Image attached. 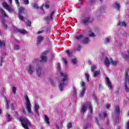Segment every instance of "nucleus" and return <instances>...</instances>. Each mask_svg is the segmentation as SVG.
<instances>
[{"instance_id": "nucleus-1", "label": "nucleus", "mask_w": 129, "mask_h": 129, "mask_svg": "<svg viewBox=\"0 0 129 129\" xmlns=\"http://www.w3.org/2000/svg\"><path fill=\"white\" fill-rule=\"evenodd\" d=\"M59 74L61 77H63L61 80L62 83H60L58 86L59 90L62 91L63 90V87H64L65 84V81H68V75L67 73H63L62 72H60Z\"/></svg>"}, {"instance_id": "nucleus-2", "label": "nucleus", "mask_w": 129, "mask_h": 129, "mask_svg": "<svg viewBox=\"0 0 129 129\" xmlns=\"http://www.w3.org/2000/svg\"><path fill=\"white\" fill-rule=\"evenodd\" d=\"M94 22V18H91V16H89L83 19L81 22V24L85 26H88L89 24H92Z\"/></svg>"}, {"instance_id": "nucleus-3", "label": "nucleus", "mask_w": 129, "mask_h": 129, "mask_svg": "<svg viewBox=\"0 0 129 129\" xmlns=\"http://www.w3.org/2000/svg\"><path fill=\"white\" fill-rule=\"evenodd\" d=\"M57 10L54 7H51L49 9V24H53V19L55 17Z\"/></svg>"}, {"instance_id": "nucleus-4", "label": "nucleus", "mask_w": 129, "mask_h": 129, "mask_svg": "<svg viewBox=\"0 0 129 129\" xmlns=\"http://www.w3.org/2000/svg\"><path fill=\"white\" fill-rule=\"evenodd\" d=\"M19 120L21 122L23 127H24V128L29 129V126H31V123H30L28 119L21 117Z\"/></svg>"}, {"instance_id": "nucleus-5", "label": "nucleus", "mask_w": 129, "mask_h": 129, "mask_svg": "<svg viewBox=\"0 0 129 129\" xmlns=\"http://www.w3.org/2000/svg\"><path fill=\"white\" fill-rule=\"evenodd\" d=\"M24 98L26 101V108L27 109L28 113H31V112H32V110H31V102H30V99H29V97H28V95H26L24 96Z\"/></svg>"}, {"instance_id": "nucleus-6", "label": "nucleus", "mask_w": 129, "mask_h": 129, "mask_svg": "<svg viewBox=\"0 0 129 129\" xmlns=\"http://www.w3.org/2000/svg\"><path fill=\"white\" fill-rule=\"evenodd\" d=\"M19 14H18V18L19 20H21V21H24V17H23V15L25 14V8L23 7H19Z\"/></svg>"}, {"instance_id": "nucleus-7", "label": "nucleus", "mask_w": 129, "mask_h": 129, "mask_svg": "<svg viewBox=\"0 0 129 129\" xmlns=\"http://www.w3.org/2000/svg\"><path fill=\"white\" fill-rule=\"evenodd\" d=\"M3 6L4 9H6V10H7V11H8L9 13H14V9L11 8V7L9 6L6 2H4L3 4Z\"/></svg>"}, {"instance_id": "nucleus-8", "label": "nucleus", "mask_w": 129, "mask_h": 129, "mask_svg": "<svg viewBox=\"0 0 129 129\" xmlns=\"http://www.w3.org/2000/svg\"><path fill=\"white\" fill-rule=\"evenodd\" d=\"M26 70L30 75H32L34 73V67L32 64H29Z\"/></svg>"}, {"instance_id": "nucleus-9", "label": "nucleus", "mask_w": 129, "mask_h": 129, "mask_svg": "<svg viewBox=\"0 0 129 129\" xmlns=\"http://www.w3.org/2000/svg\"><path fill=\"white\" fill-rule=\"evenodd\" d=\"M36 71L38 76H41L42 75V67L37 65L36 68Z\"/></svg>"}, {"instance_id": "nucleus-10", "label": "nucleus", "mask_w": 129, "mask_h": 129, "mask_svg": "<svg viewBox=\"0 0 129 129\" xmlns=\"http://www.w3.org/2000/svg\"><path fill=\"white\" fill-rule=\"evenodd\" d=\"M106 82L108 88H109V89H112V85H111V83L110 82V81L109 80V78H108V77H106Z\"/></svg>"}, {"instance_id": "nucleus-11", "label": "nucleus", "mask_w": 129, "mask_h": 129, "mask_svg": "<svg viewBox=\"0 0 129 129\" xmlns=\"http://www.w3.org/2000/svg\"><path fill=\"white\" fill-rule=\"evenodd\" d=\"M40 63H46L47 62V56L46 55H40Z\"/></svg>"}, {"instance_id": "nucleus-12", "label": "nucleus", "mask_w": 129, "mask_h": 129, "mask_svg": "<svg viewBox=\"0 0 129 129\" xmlns=\"http://www.w3.org/2000/svg\"><path fill=\"white\" fill-rule=\"evenodd\" d=\"M86 105H88V106L90 109V113H92L93 112V110H92L93 107H92V105H91V102H89V101L86 102Z\"/></svg>"}, {"instance_id": "nucleus-13", "label": "nucleus", "mask_w": 129, "mask_h": 129, "mask_svg": "<svg viewBox=\"0 0 129 129\" xmlns=\"http://www.w3.org/2000/svg\"><path fill=\"white\" fill-rule=\"evenodd\" d=\"M87 110V107L85 105H82V108L81 109V113L84 114L85 111Z\"/></svg>"}, {"instance_id": "nucleus-14", "label": "nucleus", "mask_w": 129, "mask_h": 129, "mask_svg": "<svg viewBox=\"0 0 129 129\" xmlns=\"http://www.w3.org/2000/svg\"><path fill=\"white\" fill-rule=\"evenodd\" d=\"M2 25L5 28V29H8V25L6 24L7 21H6V19H5V18H2L1 19Z\"/></svg>"}, {"instance_id": "nucleus-15", "label": "nucleus", "mask_w": 129, "mask_h": 129, "mask_svg": "<svg viewBox=\"0 0 129 129\" xmlns=\"http://www.w3.org/2000/svg\"><path fill=\"white\" fill-rule=\"evenodd\" d=\"M43 40H44V37L42 36H38L37 38V46H39L41 43H42Z\"/></svg>"}, {"instance_id": "nucleus-16", "label": "nucleus", "mask_w": 129, "mask_h": 129, "mask_svg": "<svg viewBox=\"0 0 129 129\" xmlns=\"http://www.w3.org/2000/svg\"><path fill=\"white\" fill-rule=\"evenodd\" d=\"M0 13H1L2 16L5 18H9V16L7 15L6 12L5 11V10H4V9L0 8Z\"/></svg>"}, {"instance_id": "nucleus-17", "label": "nucleus", "mask_w": 129, "mask_h": 129, "mask_svg": "<svg viewBox=\"0 0 129 129\" xmlns=\"http://www.w3.org/2000/svg\"><path fill=\"white\" fill-rule=\"evenodd\" d=\"M35 110L36 113L38 115V116L40 115V113H39V108L40 107L39 106V105L35 104Z\"/></svg>"}, {"instance_id": "nucleus-18", "label": "nucleus", "mask_w": 129, "mask_h": 129, "mask_svg": "<svg viewBox=\"0 0 129 129\" xmlns=\"http://www.w3.org/2000/svg\"><path fill=\"white\" fill-rule=\"evenodd\" d=\"M89 38L88 37H85L83 40H82V43L83 44H88L90 42Z\"/></svg>"}, {"instance_id": "nucleus-19", "label": "nucleus", "mask_w": 129, "mask_h": 129, "mask_svg": "<svg viewBox=\"0 0 129 129\" xmlns=\"http://www.w3.org/2000/svg\"><path fill=\"white\" fill-rule=\"evenodd\" d=\"M114 113H116V114H119V113H120V110H119V106H116L115 107Z\"/></svg>"}, {"instance_id": "nucleus-20", "label": "nucleus", "mask_w": 129, "mask_h": 129, "mask_svg": "<svg viewBox=\"0 0 129 129\" xmlns=\"http://www.w3.org/2000/svg\"><path fill=\"white\" fill-rule=\"evenodd\" d=\"M104 64L106 65L107 67L110 65V61L108 59V57H106L104 60Z\"/></svg>"}, {"instance_id": "nucleus-21", "label": "nucleus", "mask_w": 129, "mask_h": 129, "mask_svg": "<svg viewBox=\"0 0 129 129\" xmlns=\"http://www.w3.org/2000/svg\"><path fill=\"white\" fill-rule=\"evenodd\" d=\"M89 37H95V35L93 32H92V29H89Z\"/></svg>"}, {"instance_id": "nucleus-22", "label": "nucleus", "mask_w": 129, "mask_h": 129, "mask_svg": "<svg viewBox=\"0 0 129 129\" xmlns=\"http://www.w3.org/2000/svg\"><path fill=\"white\" fill-rule=\"evenodd\" d=\"M44 122H46L47 124H49V118L48 117V116L44 115Z\"/></svg>"}, {"instance_id": "nucleus-23", "label": "nucleus", "mask_w": 129, "mask_h": 129, "mask_svg": "<svg viewBox=\"0 0 129 129\" xmlns=\"http://www.w3.org/2000/svg\"><path fill=\"white\" fill-rule=\"evenodd\" d=\"M16 31L18 32V33H20V34H25L27 33L26 30H23L22 29H16Z\"/></svg>"}, {"instance_id": "nucleus-24", "label": "nucleus", "mask_w": 129, "mask_h": 129, "mask_svg": "<svg viewBox=\"0 0 129 129\" xmlns=\"http://www.w3.org/2000/svg\"><path fill=\"white\" fill-rule=\"evenodd\" d=\"M86 89L85 88H83L81 92L80 93V96L82 97L85 94V91Z\"/></svg>"}, {"instance_id": "nucleus-25", "label": "nucleus", "mask_w": 129, "mask_h": 129, "mask_svg": "<svg viewBox=\"0 0 129 129\" xmlns=\"http://www.w3.org/2000/svg\"><path fill=\"white\" fill-rule=\"evenodd\" d=\"M100 74V70L95 71L93 73L94 77H96V76H98Z\"/></svg>"}, {"instance_id": "nucleus-26", "label": "nucleus", "mask_w": 129, "mask_h": 129, "mask_svg": "<svg viewBox=\"0 0 129 129\" xmlns=\"http://www.w3.org/2000/svg\"><path fill=\"white\" fill-rule=\"evenodd\" d=\"M6 46V41L4 40L1 41L0 40V47L1 48H3L4 47H5Z\"/></svg>"}, {"instance_id": "nucleus-27", "label": "nucleus", "mask_w": 129, "mask_h": 129, "mask_svg": "<svg viewBox=\"0 0 129 129\" xmlns=\"http://www.w3.org/2000/svg\"><path fill=\"white\" fill-rule=\"evenodd\" d=\"M66 52H67V54L69 58L72 56L73 52L72 51H70V50H66Z\"/></svg>"}, {"instance_id": "nucleus-28", "label": "nucleus", "mask_w": 129, "mask_h": 129, "mask_svg": "<svg viewBox=\"0 0 129 129\" xmlns=\"http://www.w3.org/2000/svg\"><path fill=\"white\" fill-rule=\"evenodd\" d=\"M6 101V108L7 109H9L10 108V101L8 100V99L5 100Z\"/></svg>"}, {"instance_id": "nucleus-29", "label": "nucleus", "mask_w": 129, "mask_h": 129, "mask_svg": "<svg viewBox=\"0 0 129 129\" xmlns=\"http://www.w3.org/2000/svg\"><path fill=\"white\" fill-rule=\"evenodd\" d=\"M6 116L8 119V121H12V116L10 114H7Z\"/></svg>"}, {"instance_id": "nucleus-30", "label": "nucleus", "mask_w": 129, "mask_h": 129, "mask_svg": "<svg viewBox=\"0 0 129 129\" xmlns=\"http://www.w3.org/2000/svg\"><path fill=\"white\" fill-rule=\"evenodd\" d=\"M115 9H116L117 11H119V9L120 8V5H119V4L117 3V2H115Z\"/></svg>"}, {"instance_id": "nucleus-31", "label": "nucleus", "mask_w": 129, "mask_h": 129, "mask_svg": "<svg viewBox=\"0 0 129 129\" xmlns=\"http://www.w3.org/2000/svg\"><path fill=\"white\" fill-rule=\"evenodd\" d=\"M84 36L83 35H80L78 36H76L75 38L77 41H79V40H81V39L83 38Z\"/></svg>"}, {"instance_id": "nucleus-32", "label": "nucleus", "mask_w": 129, "mask_h": 129, "mask_svg": "<svg viewBox=\"0 0 129 129\" xmlns=\"http://www.w3.org/2000/svg\"><path fill=\"white\" fill-rule=\"evenodd\" d=\"M49 82L52 87H54L55 83L54 82V81L52 79H49Z\"/></svg>"}, {"instance_id": "nucleus-33", "label": "nucleus", "mask_w": 129, "mask_h": 129, "mask_svg": "<svg viewBox=\"0 0 129 129\" xmlns=\"http://www.w3.org/2000/svg\"><path fill=\"white\" fill-rule=\"evenodd\" d=\"M67 127L68 129L71 128L72 127V123L69 122V123H68Z\"/></svg>"}, {"instance_id": "nucleus-34", "label": "nucleus", "mask_w": 129, "mask_h": 129, "mask_svg": "<svg viewBox=\"0 0 129 129\" xmlns=\"http://www.w3.org/2000/svg\"><path fill=\"white\" fill-rule=\"evenodd\" d=\"M107 116V112H106V111H105L103 113V117L104 118H106Z\"/></svg>"}, {"instance_id": "nucleus-35", "label": "nucleus", "mask_w": 129, "mask_h": 129, "mask_svg": "<svg viewBox=\"0 0 129 129\" xmlns=\"http://www.w3.org/2000/svg\"><path fill=\"white\" fill-rule=\"evenodd\" d=\"M26 24L28 27H31L32 26V22L30 21H27Z\"/></svg>"}, {"instance_id": "nucleus-36", "label": "nucleus", "mask_w": 129, "mask_h": 129, "mask_svg": "<svg viewBox=\"0 0 129 129\" xmlns=\"http://www.w3.org/2000/svg\"><path fill=\"white\" fill-rule=\"evenodd\" d=\"M85 78H86L87 81H88V82H89V75L88 74H87V73H86V74H85Z\"/></svg>"}, {"instance_id": "nucleus-37", "label": "nucleus", "mask_w": 129, "mask_h": 129, "mask_svg": "<svg viewBox=\"0 0 129 129\" xmlns=\"http://www.w3.org/2000/svg\"><path fill=\"white\" fill-rule=\"evenodd\" d=\"M19 49H20V45H15L14 47V50H16L17 51H18V50H19Z\"/></svg>"}, {"instance_id": "nucleus-38", "label": "nucleus", "mask_w": 129, "mask_h": 129, "mask_svg": "<svg viewBox=\"0 0 129 129\" xmlns=\"http://www.w3.org/2000/svg\"><path fill=\"white\" fill-rule=\"evenodd\" d=\"M22 2L24 5H29L30 4L29 0H22Z\"/></svg>"}, {"instance_id": "nucleus-39", "label": "nucleus", "mask_w": 129, "mask_h": 129, "mask_svg": "<svg viewBox=\"0 0 129 129\" xmlns=\"http://www.w3.org/2000/svg\"><path fill=\"white\" fill-rule=\"evenodd\" d=\"M124 87L126 92H129V88L127 87V84H125Z\"/></svg>"}, {"instance_id": "nucleus-40", "label": "nucleus", "mask_w": 129, "mask_h": 129, "mask_svg": "<svg viewBox=\"0 0 129 129\" xmlns=\"http://www.w3.org/2000/svg\"><path fill=\"white\" fill-rule=\"evenodd\" d=\"M111 63L112 65H114V66H116V64H117V62L116 61H113L112 60H111Z\"/></svg>"}, {"instance_id": "nucleus-41", "label": "nucleus", "mask_w": 129, "mask_h": 129, "mask_svg": "<svg viewBox=\"0 0 129 129\" xmlns=\"http://www.w3.org/2000/svg\"><path fill=\"white\" fill-rule=\"evenodd\" d=\"M33 8H34V9H39V6H38V5L36 4H34L32 5Z\"/></svg>"}, {"instance_id": "nucleus-42", "label": "nucleus", "mask_w": 129, "mask_h": 129, "mask_svg": "<svg viewBox=\"0 0 129 129\" xmlns=\"http://www.w3.org/2000/svg\"><path fill=\"white\" fill-rule=\"evenodd\" d=\"M16 90H17V88H16L15 87H13L12 88V91L14 94H16V93H17V92H16Z\"/></svg>"}, {"instance_id": "nucleus-43", "label": "nucleus", "mask_w": 129, "mask_h": 129, "mask_svg": "<svg viewBox=\"0 0 129 129\" xmlns=\"http://www.w3.org/2000/svg\"><path fill=\"white\" fill-rule=\"evenodd\" d=\"M81 87H83V88H85V83H84V82L83 81H82L81 82Z\"/></svg>"}, {"instance_id": "nucleus-44", "label": "nucleus", "mask_w": 129, "mask_h": 129, "mask_svg": "<svg viewBox=\"0 0 129 129\" xmlns=\"http://www.w3.org/2000/svg\"><path fill=\"white\" fill-rule=\"evenodd\" d=\"M77 62V60L75 58H73L72 60V63H73L74 64H76Z\"/></svg>"}, {"instance_id": "nucleus-45", "label": "nucleus", "mask_w": 129, "mask_h": 129, "mask_svg": "<svg viewBox=\"0 0 129 129\" xmlns=\"http://www.w3.org/2000/svg\"><path fill=\"white\" fill-rule=\"evenodd\" d=\"M44 21L48 24L49 23V16H47L45 18Z\"/></svg>"}, {"instance_id": "nucleus-46", "label": "nucleus", "mask_w": 129, "mask_h": 129, "mask_svg": "<svg viewBox=\"0 0 129 129\" xmlns=\"http://www.w3.org/2000/svg\"><path fill=\"white\" fill-rule=\"evenodd\" d=\"M62 60L66 65H67L68 64V62L67 61V59L65 58H62Z\"/></svg>"}, {"instance_id": "nucleus-47", "label": "nucleus", "mask_w": 129, "mask_h": 129, "mask_svg": "<svg viewBox=\"0 0 129 129\" xmlns=\"http://www.w3.org/2000/svg\"><path fill=\"white\" fill-rule=\"evenodd\" d=\"M91 69L92 72H94V70H95V67L94 66H92L91 67Z\"/></svg>"}, {"instance_id": "nucleus-48", "label": "nucleus", "mask_w": 129, "mask_h": 129, "mask_svg": "<svg viewBox=\"0 0 129 129\" xmlns=\"http://www.w3.org/2000/svg\"><path fill=\"white\" fill-rule=\"evenodd\" d=\"M45 9H49V3L48 2H46L45 3Z\"/></svg>"}, {"instance_id": "nucleus-49", "label": "nucleus", "mask_w": 129, "mask_h": 129, "mask_svg": "<svg viewBox=\"0 0 129 129\" xmlns=\"http://www.w3.org/2000/svg\"><path fill=\"white\" fill-rule=\"evenodd\" d=\"M37 62H38V59L35 58L33 60L32 63H33V64H36Z\"/></svg>"}, {"instance_id": "nucleus-50", "label": "nucleus", "mask_w": 129, "mask_h": 129, "mask_svg": "<svg viewBox=\"0 0 129 129\" xmlns=\"http://www.w3.org/2000/svg\"><path fill=\"white\" fill-rule=\"evenodd\" d=\"M121 25L123 26V27H126V23H125V22H124V21H122L121 22Z\"/></svg>"}, {"instance_id": "nucleus-51", "label": "nucleus", "mask_w": 129, "mask_h": 129, "mask_svg": "<svg viewBox=\"0 0 129 129\" xmlns=\"http://www.w3.org/2000/svg\"><path fill=\"white\" fill-rule=\"evenodd\" d=\"M81 50V46L79 45L77 49H76V51H80Z\"/></svg>"}, {"instance_id": "nucleus-52", "label": "nucleus", "mask_w": 129, "mask_h": 129, "mask_svg": "<svg viewBox=\"0 0 129 129\" xmlns=\"http://www.w3.org/2000/svg\"><path fill=\"white\" fill-rule=\"evenodd\" d=\"M48 53H49V51H46L42 53V55H43V56H46V55H47V54H48Z\"/></svg>"}, {"instance_id": "nucleus-53", "label": "nucleus", "mask_w": 129, "mask_h": 129, "mask_svg": "<svg viewBox=\"0 0 129 129\" xmlns=\"http://www.w3.org/2000/svg\"><path fill=\"white\" fill-rule=\"evenodd\" d=\"M54 125L57 129H60V126H59V125L57 123H55Z\"/></svg>"}, {"instance_id": "nucleus-54", "label": "nucleus", "mask_w": 129, "mask_h": 129, "mask_svg": "<svg viewBox=\"0 0 129 129\" xmlns=\"http://www.w3.org/2000/svg\"><path fill=\"white\" fill-rule=\"evenodd\" d=\"M15 2L17 6H20V2H19V0H15Z\"/></svg>"}, {"instance_id": "nucleus-55", "label": "nucleus", "mask_w": 129, "mask_h": 129, "mask_svg": "<svg viewBox=\"0 0 129 129\" xmlns=\"http://www.w3.org/2000/svg\"><path fill=\"white\" fill-rule=\"evenodd\" d=\"M95 2H96V0H91L89 2L90 4H94V3H95Z\"/></svg>"}, {"instance_id": "nucleus-56", "label": "nucleus", "mask_w": 129, "mask_h": 129, "mask_svg": "<svg viewBox=\"0 0 129 129\" xmlns=\"http://www.w3.org/2000/svg\"><path fill=\"white\" fill-rule=\"evenodd\" d=\"M49 35H52V34H53V30H52V29H49Z\"/></svg>"}, {"instance_id": "nucleus-57", "label": "nucleus", "mask_w": 129, "mask_h": 129, "mask_svg": "<svg viewBox=\"0 0 129 129\" xmlns=\"http://www.w3.org/2000/svg\"><path fill=\"white\" fill-rule=\"evenodd\" d=\"M106 107L107 109H108V108H109V107H110V104H107L106 106Z\"/></svg>"}, {"instance_id": "nucleus-58", "label": "nucleus", "mask_w": 129, "mask_h": 129, "mask_svg": "<svg viewBox=\"0 0 129 129\" xmlns=\"http://www.w3.org/2000/svg\"><path fill=\"white\" fill-rule=\"evenodd\" d=\"M60 63H58L57 65V70H58V71H60Z\"/></svg>"}, {"instance_id": "nucleus-59", "label": "nucleus", "mask_w": 129, "mask_h": 129, "mask_svg": "<svg viewBox=\"0 0 129 129\" xmlns=\"http://www.w3.org/2000/svg\"><path fill=\"white\" fill-rule=\"evenodd\" d=\"M23 113L24 114H27V112H26V109H23Z\"/></svg>"}, {"instance_id": "nucleus-60", "label": "nucleus", "mask_w": 129, "mask_h": 129, "mask_svg": "<svg viewBox=\"0 0 129 129\" xmlns=\"http://www.w3.org/2000/svg\"><path fill=\"white\" fill-rule=\"evenodd\" d=\"M53 59H54V55L51 54V57H50L51 61H52Z\"/></svg>"}, {"instance_id": "nucleus-61", "label": "nucleus", "mask_w": 129, "mask_h": 129, "mask_svg": "<svg viewBox=\"0 0 129 129\" xmlns=\"http://www.w3.org/2000/svg\"><path fill=\"white\" fill-rule=\"evenodd\" d=\"M74 93L75 95H77V92L76 91V89H74Z\"/></svg>"}, {"instance_id": "nucleus-62", "label": "nucleus", "mask_w": 129, "mask_h": 129, "mask_svg": "<svg viewBox=\"0 0 129 129\" xmlns=\"http://www.w3.org/2000/svg\"><path fill=\"white\" fill-rule=\"evenodd\" d=\"M108 42H109V38H107L106 39V44H107V43H108Z\"/></svg>"}, {"instance_id": "nucleus-63", "label": "nucleus", "mask_w": 129, "mask_h": 129, "mask_svg": "<svg viewBox=\"0 0 129 129\" xmlns=\"http://www.w3.org/2000/svg\"><path fill=\"white\" fill-rule=\"evenodd\" d=\"M95 119L97 123H98V119L97 118V117H95Z\"/></svg>"}, {"instance_id": "nucleus-64", "label": "nucleus", "mask_w": 129, "mask_h": 129, "mask_svg": "<svg viewBox=\"0 0 129 129\" xmlns=\"http://www.w3.org/2000/svg\"><path fill=\"white\" fill-rule=\"evenodd\" d=\"M43 33V31H39L37 32V34H42Z\"/></svg>"}]
</instances>
